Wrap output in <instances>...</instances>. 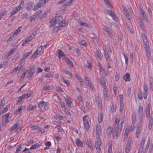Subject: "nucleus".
<instances>
[{"label": "nucleus", "mask_w": 153, "mask_h": 153, "mask_svg": "<svg viewBox=\"0 0 153 153\" xmlns=\"http://www.w3.org/2000/svg\"><path fill=\"white\" fill-rule=\"evenodd\" d=\"M103 1L107 7L110 8L109 10L108 9L106 10V13L109 16H111L114 21H116L117 19L116 16L113 11L114 10V8L109 3L108 0H103Z\"/></svg>", "instance_id": "1"}, {"label": "nucleus", "mask_w": 153, "mask_h": 153, "mask_svg": "<svg viewBox=\"0 0 153 153\" xmlns=\"http://www.w3.org/2000/svg\"><path fill=\"white\" fill-rule=\"evenodd\" d=\"M143 41L144 43V48L146 51V54L148 59H150L151 58V53L150 51L149 43L147 42V39H144L143 38Z\"/></svg>", "instance_id": "2"}, {"label": "nucleus", "mask_w": 153, "mask_h": 153, "mask_svg": "<svg viewBox=\"0 0 153 153\" xmlns=\"http://www.w3.org/2000/svg\"><path fill=\"white\" fill-rule=\"evenodd\" d=\"M62 19V16H58L57 14H56L55 17L53 18L49 21V23L50 27H52L54 26L56 23L58 22V20H60Z\"/></svg>", "instance_id": "3"}, {"label": "nucleus", "mask_w": 153, "mask_h": 153, "mask_svg": "<svg viewBox=\"0 0 153 153\" xmlns=\"http://www.w3.org/2000/svg\"><path fill=\"white\" fill-rule=\"evenodd\" d=\"M49 103L48 102H45L44 101H42L39 102L38 104V107L41 109L43 107L45 110H48L49 108Z\"/></svg>", "instance_id": "4"}, {"label": "nucleus", "mask_w": 153, "mask_h": 153, "mask_svg": "<svg viewBox=\"0 0 153 153\" xmlns=\"http://www.w3.org/2000/svg\"><path fill=\"white\" fill-rule=\"evenodd\" d=\"M88 117V116L86 115L84 116L82 118L83 126L87 130H89L90 127L88 121V119H87V118Z\"/></svg>", "instance_id": "5"}, {"label": "nucleus", "mask_w": 153, "mask_h": 153, "mask_svg": "<svg viewBox=\"0 0 153 153\" xmlns=\"http://www.w3.org/2000/svg\"><path fill=\"white\" fill-rule=\"evenodd\" d=\"M97 140L95 141V147L96 149L97 152H101V150L100 146L102 144V142L100 138H96Z\"/></svg>", "instance_id": "6"}, {"label": "nucleus", "mask_w": 153, "mask_h": 153, "mask_svg": "<svg viewBox=\"0 0 153 153\" xmlns=\"http://www.w3.org/2000/svg\"><path fill=\"white\" fill-rule=\"evenodd\" d=\"M146 139V138L145 137L142 138L140 144V147L138 150L139 153H142L144 147V145L145 143Z\"/></svg>", "instance_id": "7"}, {"label": "nucleus", "mask_w": 153, "mask_h": 153, "mask_svg": "<svg viewBox=\"0 0 153 153\" xmlns=\"http://www.w3.org/2000/svg\"><path fill=\"white\" fill-rule=\"evenodd\" d=\"M96 138H100V136L102 133L101 126L100 124L96 125Z\"/></svg>", "instance_id": "8"}, {"label": "nucleus", "mask_w": 153, "mask_h": 153, "mask_svg": "<svg viewBox=\"0 0 153 153\" xmlns=\"http://www.w3.org/2000/svg\"><path fill=\"white\" fill-rule=\"evenodd\" d=\"M42 10H39L35 13L33 15L31 16L30 18V21L32 22L33 20L35 19L42 12Z\"/></svg>", "instance_id": "9"}, {"label": "nucleus", "mask_w": 153, "mask_h": 153, "mask_svg": "<svg viewBox=\"0 0 153 153\" xmlns=\"http://www.w3.org/2000/svg\"><path fill=\"white\" fill-rule=\"evenodd\" d=\"M75 0H69V1H66V0H62L58 2L57 4H64L66 6H68L70 5Z\"/></svg>", "instance_id": "10"}, {"label": "nucleus", "mask_w": 153, "mask_h": 153, "mask_svg": "<svg viewBox=\"0 0 153 153\" xmlns=\"http://www.w3.org/2000/svg\"><path fill=\"white\" fill-rule=\"evenodd\" d=\"M143 107L140 106L139 107L137 111V116L138 117H143Z\"/></svg>", "instance_id": "11"}, {"label": "nucleus", "mask_w": 153, "mask_h": 153, "mask_svg": "<svg viewBox=\"0 0 153 153\" xmlns=\"http://www.w3.org/2000/svg\"><path fill=\"white\" fill-rule=\"evenodd\" d=\"M120 134V132L119 131L118 128L115 127L113 133V138L115 139L117 138L118 137Z\"/></svg>", "instance_id": "12"}, {"label": "nucleus", "mask_w": 153, "mask_h": 153, "mask_svg": "<svg viewBox=\"0 0 153 153\" xmlns=\"http://www.w3.org/2000/svg\"><path fill=\"white\" fill-rule=\"evenodd\" d=\"M100 82L101 87L103 88V89H107L105 85V79L102 77L100 79Z\"/></svg>", "instance_id": "13"}, {"label": "nucleus", "mask_w": 153, "mask_h": 153, "mask_svg": "<svg viewBox=\"0 0 153 153\" xmlns=\"http://www.w3.org/2000/svg\"><path fill=\"white\" fill-rule=\"evenodd\" d=\"M59 22V25L60 27H64L66 26L68 23L66 21L65 19H63L62 17V19L60 20H58V22Z\"/></svg>", "instance_id": "14"}, {"label": "nucleus", "mask_w": 153, "mask_h": 153, "mask_svg": "<svg viewBox=\"0 0 153 153\" xmlns=\"http://www.w3.org/2000/svg\"><path fill=\"white\" fill-rule=\"evenodd\" d=\"M131 140H128L127 145L125 147V152L126 153H128L131 149Z\"/></svg>", "instance_id": "15"}, {"label": "nucleus", "mask_w": 153, "mask_h": 153, "mask_svg": "<svg viewBox=\"0 0 153 153\" xmlns=\"http://www.w3.org/2000/svg\"><path fill=\"white\" fill-rule=\"evenodd\" d=\"M151 105L150 103L149 104L146 108V117L147 118H149L150 117V111Z\"/></svg>", "instance_id": "16"}, {"label": "nucleus", "mask_w": 153, "mask_h": 153, "mask_svg": "<svg viewBox=\"0 0 153 153\" xmlns=\"http://www.w3.org/2000/svg\"><path fill=\"white\" fill-rule=\"evenodd\" d=\"M58 55L59 58L62 60L66 56L65 54L63 53V51L60 49L58 50Z\"/></svg>", "instance_id": "17"}, {"label": "nucleus", "mask_w": 153, "mask_h": 153, "mask_svg": "<svg viewBox=\"0 0 153 153\" xmlns=\"http://www.w3.org/2000/svg\"><path fill=\"white\" fill-rule=\"evenodd\" d=\"M96 102L98 106V108L100 109L102 108V104L101 99L99 97H97L96 100Z\"/></svg>", "instance_id": "18"}, {"label": "nucleus", "mask_w": 153, "mask_h": 153, "mask_svg": "<svg viewBox=\"0 0 153 153\" xmlns=\"http://www.w3.org/2000/svg\"><path fill=\"white\" fill-rule=\"evenodd\" d=\"M75 77L78 79V80L81 82V85L82 86L85 87L86 85L85 84L83 79L79 75L76 74L75 75Z\"/></svg>", "instance_id": "19"}, {"label": "nucleus", "mask_w": 153, "mask_h": 153, "mask_svg": "<svg viewBox=\"0 0 153 153\" xmlns=\"http://www.w3.org/2000/svg\"><path fill=\"white\" fill-rule=\"evenodd\" d=\"M140 13L142 15V17L143 19L145 21L146 23L148 22V21L147 18V16L145 14L144 11L143 10H140Z\"/></svg>", "instance_id": "20"}, {"label": "nucleus", "mask_w": 153, "mask_h": 153, "mask_svg": "<svg viewBox=\"0 0 153 153\" xmlns=\"http://www.w3.org/2000/svg\"><path fill=\"white\" fill-rule=\"evenodd\" d=\"M123 78L126 82L130 81V74L128 73H126L123 75Z\"/></svg>", "instance_id": "21"}, {"label": "nucleus", "mask_w": 153, "mask_h": 153, "mask_svg": "<svg viewBox=\"0 0 153 153\" xmlns=\"http://www.w3.org/2000/svg\"><path fill=\"white\" fill-rule=\"evenodd\" d=\"M75 142L78 147H81L83 146L82 142L79 138H76L75 139Z\"/></svg>", "instance_id": "22"}, {"label": "nucleus", "mask_w": 153, "mask_h": 153, "mask_svg": "<svg viewBox=\"0 0 153 153\" xmlns=\"http://www.w3.org/2000/svg\"><path fill=\"white\" fill-rule=\"evenodd\" d=\"M26 72L28 77H31L34 73V71L33 70L32 68L29 69L27 70Z\"/></svg>", "instance_id": "23"}, {"label": "nucleus", "mask_w": 153, "mask_h": 153, "mask_svg": "<svg viewBox=\"0 0 153 153\" xmlns=\"http://www.w3.org/2000/svg\"><path fill=\"white\" fill-rule=\"evenodd\" d=\"M108 92V90L107 89H103V93L104 97V99L106 100H108V96L107 94Z\"/></svg>", "instance_id": "24"}, {"label": "nucleus", "mask_w": 153, "mask_h": 153, "mask_svg": "<svg viewBox=\"0 0 153 153\" xmlns=\"http://www.w3.org/2000/svg\"><path fill=\"white\" fill-rule=\"evenodd\" d=\"M120 121V117L119 116L115 117L114 123V127H117Z\"/></svg>", "instance_id": "25"}, {"label": "nucleus", "mask_w": 153, "mask_h": 153, "mask_svg": "<svg viewBox=\"0 0 153 153\" xmlns=\"http://www.w3.org/2000/svg\"><path fill=\"white\" fill-rule=\"evenodd\" d=\"M148 128L149 130H153V118L150 119Z\"/></svg>", "instance_id": "26"}, {"label": "nucleus", "mask_w": 153, "mask_h": 153, "mask_svg": "<svg viewBox=\"0 0 153 153\" xmlns=\"http://www.w3.org/2000/svg\"><path fill=\"white\" fill-rule=\"evenodd\" d=\"M31 95V93H28L27 94H24L20 97V102L24 98H27L30 97Z\"/></svg>", "instance_id": "27"}, {"label": "nucleus", "mask_w": 153, "mask_h": 153, "mask_svg": "<svg viewBox=\"0 0 153 153\" xmlns=\"http://www.w3.org/2000/svg\"><path fill=\"white\" fill-rule=\"evenodd\" d=\"M112 141L109 142L108 143V153H112Z\"/></svg>", "instance_id": "28"}, {"label": "nucleus", "mask_w": 153, "mask_h": 153, "mask_svg": "<svg viewBox=\"0 0 153 153\" xmlns=\"http://www.w3.org/2000/svg\"><path fill=\"white\" fill-rule=\"evenodd\" d=\"M142 129V128L141 127H140L139 126H137V129L136 131V137L137 138H138Z\"/></svg>", "instance_id": "29"}, {"label": "nucleus", "mask_w": 153, "mask_h": 153, "mask_svg": "<svg viewBox=\"0 0 153 153\" xmlns=\"http://www.w3.org/2000/svg\"><path fill=\"white\" fill-rule=\"evenodd\" d=\"M86 66L89 69L91 70H92L91 62L90 60H88L87 61Z\"/></svg>", "instance_id": "30"}, {"label": "nucleus", "mask_w": 153, "mask_h": 153, "mask_svg": "<svg viewBox=\"0 0 153 153\" xmlns=\"http://www.w3.org/2000/svg\"><path fill=\"white\" fill-rule=\"evenodd\" d=\"M98 120L99 123L102 122L103 119V114L102 113H99L98 115Z\"/></svg>", "instance_id": "31"}, {"label": "nucleus", "mask_w": 153, "mask_h": 153, "mask_svg": "<svg viewBox=\"0 0 153 153\" xmlns=\"http://www.w3.org/2000/svg\"><path fill=\"white\" fill-rule=\"evenodd\" d=\"M42 143L40 142L37 143L36 144L32 146L30 148V149H34L39 147V146H41Z\"/></svg>", "instance_id": "32"}, {"label": "nucleus", "mask_w": 153, "mask_h": 153, "mask_svg": "<svg viewBox=\"0 0 153 153\" xmlns=\"http://www.w3.org/2000/svg\"><path fill=\"white\" fill-rule=\"evenodd\" d=\"M125 120H126V117H125V116H124L123 117V119H122L121 122L120 124L119 127H118V128H119V129L120 130V131H121L122 129V126H123V124L124 122H125Z\"/></svg>", "instance_id": "33"}, {"label": "nucleus", "mask_w": 153, "mask_h": 153, "mask_svg": "<svg viewBox=\"0 0 153 153\" xmlns=\"http://www.w3.org/2000/svg\"><path fill=\"white\" fill-rule=\"evenodd\" d=\"M32 53V51H30L24 54L22 56L21 59L24 60L27 58L29 56H30Z\"/></svg>", "instance_id": "34"}, {"label": "nucleus", "mask_w": 153, "mask_h": 153, "mask_svg": "<svg viewBox=\"0 0 153 153\" xmlns=\"http://www.w3.org/2000/svg\"><path fill=\"white\" fill-rule=\"evenodd\" d=\"M44 51V49H43L42 46H40L38 48L37 51H36L40 55L42 54Z\"/></svg>", "instance_id": "35"}, {"label": "nucleus", "mask_w": 153, "mask_h": 153, "mask_svg": "<svg viewBox=\"0 0 153 153\" xmlns=\"http://www.w3.org/2000/svg\"><path fill=\"white\" fill-rule=\"evenodd\" d=\"M47 1L46 0H40L39 1L37 4V5L39 6V7H41L43 6L44 4Z\"/></svg>", "instance_id": "36"}, {"label": "nucleus", "mask_w": 153, "mask_h": 153, "mask_svg": "<svg viewBox=\"0 0 153 153\" xmlns=\"http://www.w3.org/2000/svg\"><path fill=\"white\" fill-rule=\"evenodd\" d=\"M117 108V106L113 104L111 106L110 111L111 112H113L116 111Z\"/></svg>", "instance_id": "37"}, {"label": "nucleus", "mask_w": 153, "mask_h": 153, "mask_svg": "<svg viewBox=\"0 0 153 153\" xmlns=\"http://www.w3.org/2000/svg\"><path fill=\"white\" fill-rule=\"evenodd\" d=\"M104 55L106 58L107 61L110 62L111 61V59L107 51H104Z\"/></svg>", "instance_id": "38"}, {"label": "nucleus", "mask_w": 153, "mask_h": 153, "mask_svg": "<svg viewBox=\"0 0 153 153\" xmlns=\"http://www.w3.org/2000/svg\"><path fill=\"white\" fill-rule=\"evenodd\" d=\"M129 132L128 130L126 129L124 135V140L126 141L128 137V134Z\"/></svg>", "instance_id": "39"}, {"label": "nucleus", "mask_w": 153, "mask_h": 153, "mask_svg": "<svg viewBox=\"0 0 153 153\" xmlns=\"http://www.w3.org/2000/svg\"><path fill=\"white\" fill-rule=\"evenodd\" d=\"M78 23L81 26H84L85 27H88V25L84 22H83L81 20H78Z\"/></svg>", "instance_id": "40"}, {"label": "nucleus", "mask_w": 153, "mask_h": 153, "mask_svg": "<svg viewBox=\"0 0 153 153\" xmlns=\"http://www.w3.org/2000/svg\"><path fill=\"white\" fill-rule=\"evenodd\" d=\"M18 7L19 8V5L17 7H15L13 10L12 12L10 13L11 16H12L14 15L16 12L18 11Z\"/></svg>", "instance_id": "41"}, {"label": "nucleus", "mask_w": 153, "mask_h": 153, "mask_svg": "<svg viewBox=\"0 0 153 153\" xmlns=\"http://www.w3.org/2000/svg\"><path fill=\"white\" fill-rule=\"evenodd\" d=\"M131 120L133 123H135L136 122V115L134 114H132Z\"/></svg>", "instance_id": "42"}, {"label": "nucleus", "mask_w": 153, "mask_h": 153, "mask_svg": "<svg viewBox=\"0 0 153 153\" xmlns=\"http://www.w3.org/2000/svg\"><path fill=\"white\" fill-rule=\"evenodd\" d=\"M32 3L31 2H28L26 5V9L28 11L32 7Z\"/></svg>", "instance_id": "43"}, {"label": "nucleus", "mask_w": 153, "mask_h": 153, "mask_svg": "<svg viewBox=\"0 0 153 153\" xmlns=\"http://www.w3.org/2000/svg\"><path fill=\"white\" fill-rule=\"evenodd\" d=\"M117 86L114 85L113 86V89L114 91V96L116 97L117 94Z\"/></svg>", "instance_id": "44"}, {"label": "nucleus", "mask_w": 153, "mask_h": 153, "mask_svg": "<svg viewBox=\"0 0 153 153\" xmlns=\"http://www.w3.org/2000/svg\"><path fill=\"white\" fill-rule=\"evenodd\" d=\"M123 54L124 56L125 60V63L126 65H128V58L127 54H126L125 53H123Z\"/></svg>", "instance_id": "45"}, {"label": "nucleus", "mask_w": 153, "mask_h": 153, "mask_svg": "<svg viewBox=\"0 0 153 153\" xmlns=\"http://www.w3.org/2000/svg\"><path fill=\"white\" fill-rule=\"evenodd\" d=\"M65 102L68 104V107H70L71 104V100L70 98L66 99L65 100Z\"/></svg>", "instance_id": "46"}, {"label": "nucleus", "mask_w": 153, "mask_h": 153, "mask_svg": "<svg viewBox=\"0 0 153 153\" xmlns=\"http://www.w3.org/2000/svg\"><path fill=\"white\" fill-rule=\"evenodd\" d=\"M112 128L111 126H109L107 129L106 132L107 134H109L112 132Z\"/></svg>", "instance_id": "47"}, {"label": "nucleus", "mask_w": 153, "mask_h": 153, "mask_svg": "<svg viewBox=\"0 0 153 153\" xmlns=\"http://www.w3.org/2000/svg\"><path fill=\"white\" fill-rule=\"evenodd\" d=\"M67 63L68 65L71 66L72 67H73L74 66V64L71 61V60L69 59H68L66 60Z\"/></svg>", "instance_id": "48"}, {"label": "nucleus", "mask_w": 153, "mask_h": 153, "mask_svg": "<svg viewBox=\"0 0 153 153\" xmlns=\"http://www.w3.org/2000/svg\"><path fill=\"white\" fill-rule=\"evenodd\" d=\"M43 89L44 90L46 91L47 90H51L52 89V88L50 85H48L44 86L43 87Z\"/></svg>", "instance_id": "49"}, {"label": "nucleus", "mask_w": 153, "mask_h": 153, "mask_svg": "<svg viewBox=\"0 0 153 153\" xmlns=\"http://www.w3.org/2000/svg\"><path fill=\"white\" fill-rule=\"evenodd\" d=\"M150 139H149V138L147 142L146 143V146H145V151H147L148 149L149 146V145L150 144Z\"/></svg>", "instance_id": "50"}, {"label": "nucleus", "mask_w": 153, "mask_h": 153, "mask_svg": "<svg viewBox=\"0 0 153 153\" xmlns=\"http://www.w3.org/2000/svg\"><path fill=\"white\" fill-rule=\"evenodd\" d=\"M149 82L150 87H152L153 86V77L152 76H150L149 78Z\"/></svg>", "instance_id": "51"}, {"label": "nucleus", "mask_w": 153, "mask_h": 153, "mask_svg": "<svg viewBox=\"0 0 153 153\" xmlns=\"http://www.w3.org/2000/svg\"><path fill=\"white\" fill-rule=\"evenodd\" d=\"M19 32V27L13 33H12V38H13L14 36L16 35L17 33Z\"/></svg>", "instance_id": "52"}, {"label": "nucleus", "mask_w": 153, "mask_h": 153, "mask_svg": "<svg viewBox=\"0 0 153 153\" xmlns=\"http://www.w3.org/2000/svg\"><path fill=\"white\" fill-rule=\"evenodd\" d=\"M140 119V120L139 123L138 124L137 126H139L140 127H142V125L143 124V117H139Z\"/></svg>", "instance_id": "53"}, {"label": "nucleus", "mask_w": 153, "mask_h": 153, "mask_svg": "<svg viewBox=\"0 0 153 153\" xmlns=\"http://www.w3.org/2000/svg\"><path fill=\"white\" fill-rule=\"evenodd\" d=\"M138 98L140 100H142L143 98V95L142 91H140L139 92L138 94Z\"/></svg>", "instance_id": "54"}, {"label": "nucleus", "mask_w": 153, "mask_h": 153, "mask_svg": "<svg viewBox=\"0 0 153 153\" xmlns=\"http://www.w3.org/2000/svg\"><path fill=\"white\" fill-rule=\"evenodd\" d=\"M3 122L2 124L3 125L6 124L9 121V120L8 119L5 118L4 117H3Z\"/></svg>", "instance_id": "55"}, {"label": "nucleus", "mask_w": 153, "mask_h": 153, "mask_svg": "<svg viewBox=\"0 0 153 153\" xmlns=\"http://www.w3.org/2000/svg\"><path fill=\"white\" fill-rule=\"evenodd\" d=\"M39 55H40L37 52H36V51L34 53H33L32 56L33 58L35 59H36V58H37Z\"/></svg>", "instance_id": "56"}, {"label": "nucleus", "mask_w": 153, "mask_h": 153, "mask_svg": "<svg viewBox=\"0 0 153 153\" xmlns=\"http://www.w3.org/2000/svg\"><path fill=\"white\" fill-rule=\"evenodd\" d=\"M18 127L17 124V123H15L13 126H12L10 128V131H13L15 129L17 128Z\"/></svg>", "instance_id": "57"}, {"label": "nucleus", "mask_w": 153, "mask_h": 153, "mask_svg": "<svg viewBox=\"0 0 153 153\" xmlns=\"http://www.w3.org/2000/svg\"><path fill=\"white\" fill-rule=\"evenodd\" d=\"M85 80L88 85L89 86V85L91 83V82L89 79L86 77L85 76Z\"/></svg>", "instance_id": "58"}, {"label": "nucleus", "mask_w": 153, "mask_h": 153, "mask_svg": "<svg viewBox=\"0 0 153 153\" xmlns=\"http://www.w3.org/2000/svg\"><path fill=\"white\" fill-rule=\"evenodd\" d=\"M124 108L123 102H120V112L122 111Z\"/></svg>", "instance_id": "59"}, {"label": "nucleus", "mask_w": 153, "mask_h": 153, "mask_svg": "<svg viewBox=\"0 0 153 153\" xmlns=\"http://www.w3.org/2000/svg\"><path fill=\"white\" fill-rule=\"evenodd\" d=\"M143 97L145 99H147V97L148 95V91H143Z\"/></svg>", "instance_id": "60"}, {"label": "nucleus", "mask_w": 153, "mask_h": 153, "mask_svg": "<svg viewBox=\"0 0 153 153\" xmlns=\"http://www.w3.org/2000/svg\"><path fill=\"white\" fill-rule=\"evenodd\" d=\"M31 128L32 130L33 131L39 129V126L34 125L31 127Z\"/></svg>", "instance_id": "61"}, {"label": "nucleus", "mask_w": 153, "mask_h": 153, "mask_svg": "<svg viewBox=\"0 0 153 153\" xmlns=\"http://www.w3.org/2000/svg\"><path fill=\"white\" fill-rule=\"evenodd\" d=\"M45 76L47 78H52L53 77V75L51 74L47 73L46 74Z\"/></svg>", "instance_id": "62"}, {"label": "nucleus", "mask_w": 153, "mask_h": 153, "mask_svg": "<svg viewBox=\"0 0 153 153\" xmlns=\"http://www.w3.org/2000/svg\"><path fill=\"white\" fill-rule=\"evenodd\" d=\"M80 43L81 45L84 46L85 47H87L88 45L87 43L84 40H82L81 41Z\"/></svg>", "instance_id": "63"}, {"label": "nucleus", "mask_w": 153, "mask_h": 153, "mask_svg": "<svg viewBox=\"0 0 153 153\" xmlns=\"http://www.w3.org/2000/svg\"><path fill=\"white\" fill-rule=\"evenodd\" d=\"M119 99L120 102H123V94H120L119 95Z\"/></svg>", "instance_id": "64"}]
</instances>
